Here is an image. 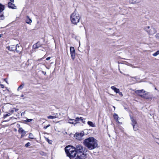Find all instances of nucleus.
Instances as JSON below:
<instances>
[{
  "instance_id": "f257e3e1",
  "label": "nucleus",
  "mask_w": 159,
  "mask_h": 159,
  "mask_svg": "<svg viewBox=\"0 0 159 159\" xmlns=\"http://www.w3.org/2000/svg\"><path fill=\"white\" fill-rule=\"evenodd\" d=\"M65 151L70 159H85L87 150L81 145H79L75 148L70 145L67 146L65 148Z\"/></svg>"
},
{
  "instance_id": "f03ea898",
  "label": "nucleus",
  "mask_w": 159,
  "mask_h": 159,
  "mask_svg": "<svg viewBox=\"0 0 159 159\" xmlns=\"http://www.w3.org/2000/svg\"><path fill=\"white\" fill-rule=\"evenodd\" d=\"M84 145L89 150L94 149L98 147V141L93 137H89L84 139Z\"/></svg>"
},
{
  "instance_id": "7ed1b4c3",
  "label": "nucleus",
  "mask_w": 159,
  "mask_h": 159,
  "mask_svg": "<svg viewBox=\"0 0 159 159\" xmlns=\"http://www.w3.org/2000/svg\"><path fill=\"white\" fill-rule=\"evenodd\" d=\"M81 18V15L77 13L75 10L70 16V20L72 24L76 25L79 22Z\"/></svg>"
},
{
  "instance_id": "20e7f679",
  "label": "nucleus",
  "mask_w": 159,
  "mask_h": 159,
  "mask_svg": "<svg viewBox=\"0 0 159 159\" xmlns=\"http://www.w3.org/2000/svg\"><path fill=\"white\" fill-rule=\"evenodd\" d=\"M144 30L149 35H153L156 32V29L152 26H146L144 27Z\"/></svg>"
},
{
  "instance_id": "39448f33",
  "label": "nucleus",
  "mask_w": 159,
  "mask_h": 159,
  "mask_svg": "<svg viewBox=\"0 0 159 159\" xmlns=\"http://www.w3.org/2000/svg\"><path fill=\"white\" fill-rule=\"evenodd\" d=\"M130 119L131 121V124L133 126V129L134 131H136L138 129V127L136 126V125L137 124V122L133 117L130 116Z\"/></svg>"
},
{
  "instance_id": "423d86ee",
  "label": "nucleus",
  "mask_w": 159,
  "mask_h": 159,
  "mask_svg": "<svg viewBox=\"0 0 159 159\" xmlns=\"http://www.w3.org/2000/svg\"><path fill=\"white\" fill-rule=\"evenodd\" d=\"M70 51L71 57L73 60L75 57V51L74 47H71L70 48Z\"/></svg>"
},
{
  "instance_id": "0eeeda50",
  "label": "nucleus",
  "mask_w": 159,
  "mask_h": 159,
  "mask_svg": "<svg viewBox=\"0 0 159 159\" xmlns=\"http://www.w3.org/2000/svg\"><path fill=\"white\" fill-rule=\"evenodd\" d=\"M84 135V133L83 132H82L80 133H76L75 136V137L76 139L79 140L81 139V138Z\"/></svg>"
},
{
  "instance_id": "6e6552de",
  "label": "nucleus",
  "mask_w": 159,
  "mask_h": 159,
  "mask_svg": "<svg viewBox=\"0 0 159 159\" xmlns=\"http://www.w3.org/2000/svg\"><path fill=\"white\" fill-rule=\"evenodd\" d=\"M16 50L15 51H16V52L20 54L22 50V47L19 44H17L16 45Z\"/></svg>"
},
{
  "instance_id": "1a4fd4ad",
  "label": "nucleus",
  "mask_w": 159,
  "mask_h": 159,
  "mask_svg": "<svg viewBox=\"0 0 159 159\" xmlns=\"http://www.w3.org/2000/svg\"><path fill=\"white\" fill-rule=\"evenodd\" d=\"M16 45L15 46V45H11L10 46H9L7 47V48L8 49V50L10 51H14L16 50Z\"/></svg>"
},
{
  "instance_id": "9d476101",
  "label": "nucleus",
  "mask_w": 159,
  "mask_h": 159,
  "mask_svg": "<svg viewBox=\"0 0 159 159\" xmlns=\"http://www.w3.org/2000/svg\"><path fill=\"white\" fill-rule=\"evenodd\" d=\"M8 7L9 8L12 9H16V6L12 2H9L8 3Z\"/></svg>"
},
{
  "instance_id": "9b49d317",
  "label": "nucleus",
  "mask_w": 159,
  "mask_h": 159,
  "mask_svg": "<svg viewBox=\"0 0 159 159\" xmlns=\"http://www.w3.org/2000/svg\"><path fill=\"white\" fill-rule=\"evenodd\" d=\"M145 92V91H144L143 89H142L140 90H137L135 91V93L140 96V95H142L140 94L142 93H144Z\"/></svg>"
},
{
  "instance_id": "f8f14e48",
  "label": "nucleus",
  "mask_w": 159,
  "mask_h": 159,
  "mask_svg": "<svg viewBox=\"0 0 159 159\" xmlns=\"http://www.w3.org/2000/svg\"><path fill=\"white\" fill-rule=\"evenodd\" d=\"M111 88L116 93H118L119 92V89L116 88L114 86H111Z\"/></svg>"
},
{
  "instance_id": "ddd939ff",
  "label": "nucleus",
  "mask_w": 159,
  "mask_h": 159,
  "mask_svg": "<svg viewBox=\"0 0 159 159\" xmlns=\"http://www.w3.org/2000/svg\"><path fill=\"white\" fill-rule=\"evenodd\" d=\"M41 44L39 42H38L33 45V47L35 49L38 48L39 47L41 46Z\"/></svg>"
},
{
  "instance_id": "4468645a",
  "label": "nucleus",
  "mask_w": 159,
  "mask_h": 159,
  "mask_svg": "<svg viewBox=\"0 0 159 159\" xmlns=\"http://www.w3.org/2000/svg\"><path fill=\"white\" fill-rule=\"evenodd\" d=\"M4 6L0 3V13H3V11L4 10Z\"/></svg>"
},
{
  "instance_id": "2eb2a0df",
  "label": "nucleus",
  "mask_w": 159,
  "mask_h": 159,
  "mask_svg": "<svg viewBox=\"0 0 159 159\" xmlns=\"http://www.w3.org/2000/svg\"><path fill=\"white\" fill-rule=\"evenodd\" d=\"M27 19L26 20V23L30 24L32 22V20L31 19L29 18V17L28 16H27Z\"/></svg>"
},
{
  "instance_id": "dca6fc26",
  "label": "nucleus",
  "mask_w": 159,
  "mask_h": 159,
  "mask_svg": "<svg viewBox=\"0 0 159 159\" xmlns=\"http://www.w3.org/2000/svg\"><path fill=\"white\" fill-rule=\"evenodd\" d=\"M25 85V84L24 83H22L18 87L17 90L18 91H19L20 90L22 89Z\"/></svg>"
},
{
  "instance_id": "f3484780",
  "label": "nucleus",
  "mask_w": 159,
  "mask_h": 159,
  "mask_svg": "<svg viewBox=\"0 0 159 159\" xmlns=\"http://www.w3.org/2000/svg\"><path fill=\"white\" fill-rule=\"evenodd\" d=\"M80 120V118H79L78 117H77L76 118L75 120L73 119H70L69 120V121H75V122L76 124L77 123V122L79 121Z\"/></svg>"
},
{
  "instance_id": "a211bd4d",
  "label": "nucleus",
  "mask_w": 159,
  "mask_h": 159,
  "mask_svg": "<svg viewBox=\"0 0 159 159\" xmlns=\"http://www.w3.org/2000/svg\"><path fill=\"white\" fill-rule=\"evenodd\" d=\"M87 123L90 126L93 127L95 126V124H93V123L91 121H88Z\"/></svg>"
},
{
  "instance_id": "6ab92c4d",
  "label": "nucleus",
  "mask_w": 159,
  "mask_h": 159,
  "mask_svg": "<svg viewBox=\"0 0 159 159\" xmlns=\"http://www.w3.org/2000/svg\"><path fill=\"white\" fill-rule=\"evenodd\" d=\"M18 132L20 134L23 133H26V132L22 128L20 127L19 128V129L18 130Z\"/></svg>"
},
{
  "instance_id": "aec40b11",
  "label": "nucleus",
  "mask_w": 159,
  "mask_h": 159,
  "mask_svg": "<svg viewBox=\"0 0 159 159\" xmlns=\"http://www.w3.org/2000/svg\"><path fill=\"white\" fill-rule=\"evenodd\" d=\"M5 18V16L3 15V13H0V20H3Z\"/></svg>"
},
{
  "instance_id": "412c9836",
  "label": "nucleus",
  "mask_w": 159,
  "mask_h": 159,
  "mask_svg": "<svg viewBox=\"0 0 159 159\" xmlns=\"http://www.w3.org/2000/svg\"><path fill=\"white\" fill-rule=\"evenodd\" d=\"M140 96L142 98L146 99H148L149 98V97L146 95V94H143V95H140Z\"/></svg>"
},
{
  "instance_id": "4be33fe9",
  "label": "nucleus",
  "mask_w": 159,
  "mask_h": 159,
  "mask_svg": "<svg viewBox=\"0 0 159 159\" xmlns=\"http://www.w3.org/2000/svg\"><path fill=\"white\" fill-rule=\"evenodd\" d=\"M57 118L56 116H48V118L49 119H54Z\"/></svg>"
},
{
  "instance_id": "5701e85b",
  "label": "nucleus",
  "mask_w": 159,
  "mask_h": 159,
  "mask_svg": "<svg viewBox=\"0 0 159 159\" xmlns=\"http://www.w3.org/2000/svg\"><path fill=\"white\" fill-rule=\"evenodd\" d=\"M159 54V50H158V51H157L156 52L152 54V55L154 57H156Z\"/></svg>"
},
{
  "instance_id": "b1692460",
  "label": "nucleus",
  "mask_w": 159,
  "mask_h": 159,
  "mask_svg": "<svg viewBox=\"0 0 159 159\" xmlns=\"http://www.w3.org/2000/svg\"><path fill=\"white\" fill-rule=\"evenodd\" d=\"M29 138L30 139H34V138L33 137V134L31 133H30L29 134Z\"/></svg>"
},
{
  "instance_id": "393cba45",
  "label": "nucleus",
  "mask_w": 159,
  "mask_h": 159,
  "mask_svg": "<svg viewBox=\"0 0 159 159\" xmlns=\"http://www.w3.org/2000/svg\"><path fill=\"white\" fill-rule=\"evenodd\" d=\"M113 116L115 119H118V115L116 114H115Z\"/></svg>"
},
{
  "instance_id": "a878e982",
  "label": "nucleus",
  "mask_w": 159,
  "mask_h": 159,
  "mask_svg": "<svg viewBox=\"0 0 159 159\" xmlns=\"http://www.w3.org/2000/svg\"><path fill=\"white\" fill-rule=\"evenodd\" d=\"M11 115V113H8L7 114L4 115V116H3V118H5L7 117V116H10Z\"/></svg>"
},
{
  "instance_id": "bb28decb",
  "label": "nucleus",
  "mask_w": 159,
  "mask_h": 159,
  "mask_svg": "<svg viewBox=\"0 0 159 159\" xmlns=\"http://www.w3.org/2000/svg\"><path fill=\"white\" fill-rule=\"evenodd\" d=\"M68 123L72 124H76L75 122V121H70L69 122H68Z\"/></svg>"
},
{
  "instance_id": "cd10ccee",
  "label": "nucleus",
  "mask_w": 159,
  "mask_h": 159,
  "mask_svg": "<svg viewBox=\"0 0 159 159\" xmlns=\"http://www.w3.org/2000/svg\"><path fill=\"white\" fill-rule=\"evenodd\" d=\"M30 145V143L28 142L25 145V146L26 147H28Z\"/></svg>"
},
{
  "instance_id": "c85d7f7f",
  "label": "nucleus",
  "mask_w": 159,
  "mask_h": 159,
  "mask_svg": "<svg viewBox=\"0 0 159 159\" xmlns=\"http://www.w3.org/2000/svg\"><path fill=\"white\" fill-rule=\"evenodd\" d=\"M32 120V119H27L26 120H25V121L26 122H30Z\"/></svg>"
},
{
  "instance_id": "c756f323",
  "label": "nucleus",
  "mask_w": 159,
  "mask_h": 159,
  "mask_svg": "<svg viewBox=\"0 0 159 159\" xmlns=\"http://www.w3.org/2000/svg\"><path fill=\"white\" fill-rule=\"evenodd\" d=\"M50 126V124H49L48 125H47V126H44V127H43V129H47L48 128V127H49V126Z\"/></svg>"
},
{
  "instance_id": "7c9ffc66",
  "label": "nucleus",
  "mask_w": 159,
  "mask_h": 159,
  "mask_svg": "<svg viewBox=\"0 0 159 159\" xmlns=\"http://www.w3.org/2000/svg\"><path fill=\"white\" fill-rule=\"evenodd\" d=\"M156 38L158 39H159V33L155 35Z\"/></svg>"
},
{
  "instance_id": "2f4dec72",
  "label": "nucleus",
  "mask_w": 159,
  "mask_h": 159,
  "mask_svg": "<svg viewBox=\"0 0 159 159\" xmlns=\"http://www.w3.org/2000/svg\"><path fill=\"white\" fill-rule=\"evenodd\" d=\"M40 154L42 155H45V153L43 152H39Z\"/></svg>"
},
{
  "instance_id": "473e14b6",
  "label": "nucleus",
  "mask_w": 159,
  "mask_h": 159,
  "mask_svg": "<svg viewBox=\"0 0 159 159\" xmlns=\"http://www.w3.org/2000/svg\"><path fill=\"white\" fill-rule=\"evenodd\" d=\"M46 140L48 142V143H49L50 144H51V141L48 138H46Z\"/></svg>"
},
{
  "instance_id": "72a5a7b5",
  "label": "nucleus",
  "mask_w": 159,
  "mask_h": 159,
  "mask_svg": "<svg viewBox=\"0 0 159 159\" xmlns=\"http://www.w3.org/2000/svg\"><path fill=\"white\" fill-rule=\"evenodd\" d=\"M80 120H81L83 123H84L85 122V121H84L82 117H80Z\"/></svg>"
},
{
  "instance_id": "f704fd0d",
  "label": "nucleus",
  "mask_w": 159,
  "mask_h": 159,
  "mask_svg": "<svg viewBox=\"0 0 159 159\" xmlns=\"http://www.w3.org/2000/svg\"><path fill=\"white\" fill-rule=\"evenodd\" d=\"M21 138L23 137L25 135V134H26V133H21Z\"/></svg>"
},
{
  "instance_id": "c9c22d12",
  "label": "nucleus",
  "mask_w": 159,
  "mask_h": 159,
  "mask_svg": "<svg viewBox=\"0 0 159 159\" xmlns=\"http://www.w3.org/2000/svg\"><path fill=\"white\" fill-rule=\"evenodd\" d=\"M118 93L119 95H120L121 97H122L123 96V95L121 92L119 91V92Z\"/></svg>"
},
{
  "instance_id": "e433bc0d",
  "label": "nucleus",
  "mask_w": 159,
  "mask_h": 159,
  "mask_svg": "<svg viewBox=\"0 0 159 159\" xmlns=\"http://www.w3.org/2000/svg\"><path fill=\"white\" fill-rule=\"evenodd\" d=\"M14 111L13 110H11L10 111V112L9 113H11V114L13 113Z\"/></svg>"
},
{
  "instance_id": "4c0bfd02",
  "label": "nucleus",
  "mask_w": 159,
  "mask_h": 159,
  "mask_svg": "<svg viewBox=\"0 0 159 159\" xmlns=\"http://www.w3.org/2000/svg\"><path fill=\"white\" fill-rule=\"evenodd\" d=\"M0 86H1V88H4V86L3 84H1Z\"/></svg>"
},
{
  "instance_id": "58836bf2",
  "label": "nucleus",
  "mask_w": 159,
  "mask_h": 159,
  "mask_svg": "<svg viewBox=\"0 0 159 159\" xmlns=\"http://www.w3.org/2000/svg\"><path fill=\"white\" fill-rule=\"evenodd\" d=\"M50 57H47L46 59V60H47V61H48V60H50Z\"/></svg>"
},
{
  "instance_id": "ea45409f",
  "label": "nucleus",
  "mask_w": 159,
  "mask_h": 159,
  "mask_svg": "<svg viewBox=\"0 0 159 159\" xmlns=\"http://www.w3.org/2000/svg\"><path fill=\"white\" fill-rule=\"evenodd\" d=\"M129 77H130V78H134V79H137V78H136V77H132V76H130Z\"/></svg>"
},
{
  "instance_id": "a19ab883",
  "label": "nucleus",
  "mask_w": 159,
  "mask_h": 159,
  "mask_svg": "<svg viewBox=\"0 0 159 159\" xmlns=\"http://www.w3.org/2000/svg\"><path fill=\"white\" fill-rule=\"evenodd\" d=\"M42 73H43L45 75H46V72H44L43 71H42Z\"/></svg>"
},
{
  "instance_id": "79ce46f5",
  "label": "nucleus",
  "mask_w": 159,
  "mask_h": 159,
  "mask_svg": "<svg viewBox=\"0 0 159 159\" xmlns=\"http://www.w3.org/2000/svg\"><path fill=\"white\" fill-rule=\"evenodd\" d=\"M4 81H5V82H6L7 84H8V82H7V79H5V80H4Z\"/></svg>"
},
{
  "instance_id": "37998d69",
  "label": "nucleus",
  "mask_w": 159,
  "mask_h": 159,
  "mask_svg": "<svg viewBox=\"0 0 159 159\" xmlns=\"http://www.w3.org/2000/svg\"><path fill=\"white\" fill-rule=\"evenodd\" d=\"M19 110L18 109H15V111H17Z\"/></svg>"
},
{
  "instance_id": "c03bdc74",
  "label": "nucleus",
  "mask_w": 159,
  "mask_h": 159,
  "mask_svg": "<svg viewBox=\"0 0 159 159\" xmlns=\"http://www.w3.org/2000/svg\"><path fill=\"white\" fill-rule=\"evenodd\" d=\"M11 2H14V0H9Z\"/></svg>"
},
{
  "instance_id": "a18cd8bd",
  "label": "nucleus",
  "mask_w": 159,
  "mask_h": 159,
  "mask_svg": "<svg viewBox=\"0 0 159 159\" xmlns=\"http://www.w3.org/2000/svg\"><path fill=\"white\" fill-rule=\"evenodd\" d=\"M17 127H20V125H19V124H17Z\"/></svg>"
},
{
  "instance_id": "49530a36",
  "label": "nucleus",
  "mask_w": 159,
  "mask_h": 159,
  "mask_svg": "<svg viewBox=\"0 0 159 159\" xmlns=\"http://www.w3.org/2000/svg\"><path fill=\"white\" fill-rule=\"evenodd\" d=\"M24 95L23 94H21L20 96L21 97H24Z\"/></svg>"
},
{
  "instance_id": "de8ad7c7",
  "label": "nucleus",
  "mask_w": 159,
  "mask_h": 159,
  "mask_svg": "<svg viewBox=\"0 0 159 159\" xmlns=\"http://www.w3.org/2000/svg\"><path fill=\"white\" fill-rule=\"evenodd\" d=\"M2 36V34H0V38Z\"/></svg>"
},
{
  "instance_id": "09e8293b",
  "label": "nucleus",
  "mask_w": 159,
  "mask_h": 159,
  "mask_svg": "<svg viewBox=\"0 0 159 159\" xmlns=\"http://www.w3.org/2000/svg\"><path fill=\"white\" fill-rule=\"evenodd\" d=\"M1 111L0 110V115H1Z\"/></svg>"
},
{
  "instance_id": "8fccbe9b",
  "label": "nucleus",
  "mask_w": 159,
  "mask_h": 159,
  "mask_svg": "<svg viewBox=\"0 0 159 159\" xmlns=\"http://www.w3.org/2000/svg\"><path fill=\"white\" fill-rule=\"evenodd\" d=\"M113 107H114V108H115V107H114V106Z\"/></svg>"
},
{
  "instance_id": "3c124183",
  "label": "nucleus",
  "mask_w": 159,
  "mask_h": 159,
  "mask_svg": "<svg viewBox=\"0 0 159 159\" xmlns=\"http://www.w3.org/2000/svg\"><path fill=\"white\" fill-rule=\"evenodd\" d=\"M128 75V76H129V75Z\"/></svg>"
},
{
  "instance_id": "603ef678",
  "label": "nucleus",
  "mask_w": 159,
  "mask_h": 159,
  "mask_svg": "<svg viewBox=\"0 0 159 159\" xmlns=\"http://www.w3.org/2000/svg\"><path fill=\"white\" fill-rule=\"evenodd\" d=\"M120 72L121 73H122L121 71H120Z\"/></svg>"
},
{
  "instance_id": "864d4df0",
  "label": "nucleus",
  "mask_w": 159,
  "mask_h": 159,
  "mask_svg": "<svg viewBox=\"0 0 159 159\" xmlns=\"http://www.w3.org/2000/svg\"><path fill=\"white\" fill-rule=\"evenodd\" d=\"M158 144H159V143H158Z\"/></svg>"
}]
</instances>
